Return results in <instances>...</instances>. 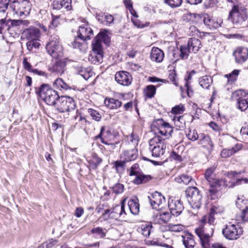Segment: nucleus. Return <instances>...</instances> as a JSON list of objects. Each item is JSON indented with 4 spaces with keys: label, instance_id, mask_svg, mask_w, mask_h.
Instances as JSON below:
<instances>
[{
    "label": "nucleus",
    "instance_id": "obj_20",
    "mask_svg": "<svg viewBox=\"0 0 248 248\" xmlns=\"http://www.w3.org/2000/svg\"><path fill=\"white\" fill-rule=\"evenodd\" d=\"M128 206L131 213L135 215H138L140 211V204L139 200L135 197L129 200Z\"/></svg>",
    "mask_w": 248,
    "mask_h": 248
},
{
    "label": "nucleus",
    "instance_id": "obj_33",
    "mask_svg": "<svg viewBox=\"0 0 248 248\" xmlns=\"http://www.w3.org/2000/svg\"><path fill=\"white\" fill-rule=\"evenodd\" d=\"M107 230L105 228L101 227H96L93 228L91 230V232L93 234V236L97 238H103L105 237Z\"/></svg>",
    "mask_w": 248,
    "mask_h": 248
},
{
    "label": "nucleus",
    "instance_id": "obj_11",
    "mask_svg": "<svg viewBox=\"0 0 248 248\" xmlns=\"http://www.w3.org/2000/svg\"><path fill=\"white\" fill-rule=\"evenodd\" d=\"M168 207L171 214L175 217H178L183 212L184 207L180 200L170 199L168 201Z\"/></svg>",
    "mask_w": 248,
    "mask_h": 248
},
{
    "label": "nucleus",
    "instance_id": "obj_14",
    "mask_svg": "<svg viewBox=\"0 0 248 248\" xmlns=\"http://www.w3.org/2000/svg\"><path fill=\"white\" fill-rule=\"evenodd\" d=\"M233 55L237 63L242 64L248 58V49L244 47H239L233 52Z\"/></svg>",
    "mask_w": 248,
    "mask_h": 248
},
{
    "label": "nucleus",
    "instance_id": "obj_18",
    "mask_svg": "<svg viewBox=\"0 0 248 248\" xmlns=\"http://www.w3.org/2000/svg\"><path fill=\"white\" fill-rule=\"evenodd\" d=\"M164 54L163 51L158 47H153L150 53V58L152 61L160 62L163 60Z\"/></svg>",
    "mask_w": 248,
    "mask_h": 248
},
{
    "label": "nucleus",
    "instance_id": "obj_51",
    "mask_svg": "<svg viewBox=\"0 0 248 248\" xmlns=\"http://www.w3.org/2000/svg\"><path fill=\"white\" fill-rule=\"evenodd\" d=\"M171 215H172L171 214L170 212L169 213L168 212H165L162 214H160L159 215H157V217H158L159 219L161 220L163 222L167 223L170 220Z\"/></svg>",
    "mask_w": 248,
    "mask_h": 248
},
{
    "label": "nucleus",
    "instance_id": "obj_4",
    "mask_svg": "<svg viewBox=\"0 0 248 248\" xmlns=\"http://www.w3.org/2000/svg\"><path fill=\"white\" fill-rule=\"evenodd\" d=\"M36 94L46 104L54 106L60 96L55 90L48 85L43 84L39 88H35Z\"/></svg>",
    "mask_w": 248,
    "mask_h": 248
},
{
    "label": "nucleus",
    "instance_id": "obj_60",
    "mask_svg": "<svg viewBox=\"0 0 248 248\" xmlns=\"http://www.w3.org/2000/svg\"><path fill=\"white\" fill-rule=\"evenodd\" d=\"M185 87L186 88V93L189 97H191L193 95V91L189 82L185 83Z\"/></svg>",
    "mask_w": 248,
    "mask_h": 248
},
{
    "label": "nucleus",
    "instance_id": "obj_57",
    "mask_svg": "<svg viewBox=\"0 0 248 248\" xmlns=\"http://www.w3.org/2000/svg\"><path fill=\"white\" fill-rule=\"evenodd\" d=\"M170 230L172 232H180L184 229V226L181 224H170Z\"/></svg>",
    "mask_w": 248,
    "mask_h": 248
},
{
    "label": "nucleus",
    "instance_id": "obj_13",
    "mask_svg": "<svg viewBox=\"0 0 248 248\" xmlns=\"http://www.w3.org/2000/svg\"><path fill=\"white\" fill-rule=\"evenodd\" d=\"M97 139H100V141L103 144H108L109 141H112L115 139L113 135L110 132L109 128L105 126H102L100 133L96 137Z\"/></svg>",
    "mask_w": 248,
    "mask_h": 248
},
{
    "label": "nucleus",
    "instance_id": "obj_5",
    "mask_svg": "<svg viewBox=\"0 0 248 248\" xmlns=\"http://www.w3.org/2000/svg\"><path fill=\"white\" fill-rule=\"evenodd\" d=\"M229 18L231 19L233 24L236 26L242 27L247 26L246 23L247 19L246 9L239 7L238 5H233L229 13Z\"/></svg>",
    "mask_w": 248,
    "mask_h": 248
},
{
    "label": "nucleus",
    "instance_id": "obj_52",
    "mask_svg": "<svg viewBox=\"0 0 248 248\" xmlns=\"http://www.w3.org/2000/svg\"><path fill=\"white\" fill-rule=\"evenodd\" d=\"M185 110L184 106L180 104L173 107L171 109V112L173 114H182Z\"/></svg>",
    "mask_w": 248,
    "mask_h": 248
},
{
    "label": "nucleus",
    "instance_id": "obj_46",
    "mask_svg": "<svg viewBox=\"0 0 248 248\" xmlns=\"http://www.w3.org/2000/svg\"><path fill=\"white\" fill-rule=\"evenodd\" d=\"M126 162L124 161L117 160L114 162V167L118 173H122L124 170V165Z\"/></svg>",
    "mask_w": 248,
    "mask_h": 248
},
{
    "label": "nucleus",
    "instance_id": "obj_62",
    "mask_svg": "<svg viewBox=\"0 0 248 248\" xmlns=\"http://www.w3.org/2000/svg\"><path fill=\"white\" fill-rule=\"evenodd\" d=\"M152 244L155 246H162L163 247L167 248H172L171 246L164 243L162 242H160L159 240H155L153 241L152 242Z\"/></svg>",
    "mask_w": 248,
    "mask_h": 248
},
{
    "label": "nucleus",
    "instance_id": "obj_44",
    "mask_svg": "<svg viewBox=\"0 0 248 248\" xmlns=\"http://www.w3.org/2000/svg\"><path fill=\"white\" fill-rule=\"evenodd\" d=\"M180 57L182 59H187L189 56V53H191L189 47L186 46H181L180 48Z\"/></svg>",
    "mask_w": 248,
    "mask_h": 248
},
{
    "label": "nucleus",
    "instance_id": "obj_35",
    "mask_svg": "<svg viewBox=\"0 0 248 248\" xmlns=\"http://www.w3.org/2000/svg\"><path fill=\"white\" fill-rule=\"evenodd\" d=\"M54 86L60 90H67L71 88L69 85L65 83L63 79L60 78L56 79L54 82Z\"/></svg>",
    "mask_w": 248,
    "mask_h": 248
},
{
    "label": "nucleus",
    "instance_id": "obj_36",
    "mask_svg": "<svg viewBox=\"0 0 248 248\" xmlns=\"http://www.w3.org/2000/svg\"><path fill=\"white\" fill-rule=\"evenodd\" d=\"M153 226L150 224H145L141 225L140 227L139 228L138 231L141 233L144 236H149Z\"/></svg>",
    "mask_w": 248,
    "mask_h": 248
},
{
    "label": "nucleus",
    "instance_id": "obj_28",
    "mask_svg": "<svg viewBox=\"0 0 248 248\" xmlns=\"http://www.w3.org/2000/svg\"><path fill=\"white\" fill-rule=\"evenodd\" d=\"M199 139V144L202 145L203 146H209L211 148L214 147L213 143L208 135L203 133L200 134Z\"/></svg>",
    "mask_w": 248,
    "mask_h": 248
},
{
    "label": "nucleus",
    "instance_id": "obj_41",
    "mask_svg": "<svg viewBox=\"0 0 248 248\" xmlns=\"http://www.w3.org/2000/svg\"><path fill=\"white\" fill-rule=\"evenodd\" d=\"M217 208L213 206L210 209V213L208 216L207 217V220L208 221V223L209 224V227L211 226L214 228V223L215 222V217L214 215L215 214L217 213Z\"/></svg>",
    "mask_w": 248,
    "mask_h": 248
},
{
    "label": "nucleus",
    "instance_id": "obj_8",
    "mask_svg": "<svg viewBox=\"0 0 248 248\" xmlns=\"http://www.w3.org/2000/svg\"><path fill=\"white\" fill-rule=\"evenodd\" d=\"M165 139L157 135L149 140L150 150L153 156L159 157L163 155L166 148Z\"/></svg>",
    "mask_w": 248,
    "mask_h": 248
},
{
    "label": "nucleus",
    "instance_id": "obj_43",
    "mask_svg": "<svg viewBox=\"0 0 248 248\" xmlns=\"http://www.w3.org/2000/svg\"><path fill=\"white\" fill-rule=\"evenodd\" d=\"M175 125L179 129L184 128L185 126L186 121L183 116H175L173 118Z\"/></svg>",
    "mask_w": 248,
    "mask_h": 248
},
{
    "label": "nucleus",
    "instance_id": "obj_58",
    "mask_svg": "<svg viewBox=\"0 0 248 248\" xmlns=\"http://www.w3.org/2000/svg\"><path fill=\"white\" fill-rule=\"evenodd\" d=\"M197 73L194 70L191 71L190 72L187 71L185 76L184 79L186 83L190 82V81L192 79V76Z\"/></svg>",
    "mask_w": 248,
    "mask_h": 248
},
{
    "label": "nucleus",
    "instance_id": "obj_31",
    "mask_svg": "<svg viewBox=\"0 0 248 248\" xmlns=\"http://www.w3.org/2000/svg\"><path fill=\"white\" fill-rule=\"evenodd\" d=\"M213 82L212 78L208 76H204L200 78L199 83L203 89H208Z\"/></svg>",
    "mask_w": 248,
    "mask_h": 248
},
{
    "label": "nucleus",
    "instance_id": "obj_1",
    "mask_svg": "<svg viewBox=\"0 0 248 248\" xmlns=\"http://www.w3.org/2000/svg\"><path fill=\"white\" fill-rule=\"evenodd\" d=\"M102 42L107 46L109 44L110 38L107 34L106 30L100 31L92 42L93 53L89 56V60L94 64L100 63L103 61Z\"/></svg>",
    "mask_w": 248,
    "mask_h": 248
},
{
    "label": "nucleus",
    "instance_id": "obj_26",
    "mask_svg": "<svg viewBox=\"0 0 248 248\" xmlns=\"http://www.w3.org/2000/svg\"><path fill=\"white\" fill-rule=\"evenodd\" d=\"M203 21L204 24L208 26L211 29H217L220 27V24L215 19H212L208 15L205 14L203 16Z\"/></svg>",
    "mask_w": 248,
    "mask_h": 248
},
{
    "label": "nucleus",
    "instance_id": "obj_37",
    "mask_svg": "<svg viewBox=\"0 0 248 248\" xmlns=\"http://www.w3.org/2000/svg\"><path fill=\"white\" fill-rule=\"evenodd\" d=\"M236 207L240 210L248 209V200L245 199L243 196L242 197H238L236 201Z\"/></svg>",
    "mask_w": 248,
    "mask_h": 248
},
{
    "label": "nucleus",
    "instance_id": "obj_48",
    "mask_svg": "<svg viewBox=\"0 0 248 248\" xmlns=\"http://www.w3.org/2000/svg\"><path fill=\"white\" fill-rule=\"evenodd\" d=\"M121 208L120 205H117L111 209V211L109 215L110 218H114L115 219H118L121 216L119 214V211Z\"/></svg>",
    "mask_w": 248,
    "mask_h": 248
},
{
    "label": "nucleus",
    "instance_id": "obj_53",
    "mask_svg": "<svg viewBox=\"0 0 248 248\" xmlns=\"http://www.w3.org/2000/svg\"><path fill=\"white\" fill-rule=\"evenodd\" d=\"M186 137L188 140L195 141L199 138V135L198 134L196 130H189L188 133L186 134Z\"/></svg>",
    "mask_w": 248,
    "mask_h": 248
},
{
    "label": "nucleus",
    "instance_id": "obj_34",
    "mask_svg": "<svg viewBox=\"0 0 248 248\" xmlns=\"http://www.w3.org/2000/svg\"><path fill=\"white\" fill-rule=\"evenodd\" d=\"M175 181L178 183H183L187 185L190 183L194 182L191 176L183 174L175 178Z\"/></svg>",
    "mask_w": 248,
    "mask_h": 248
},
{
    "label": "nucleus",
    "instance_id": "obj_38",
    "mask_svg": "<svg viewBox=\"0 0 248 248\" xmlns=\"http://www.w3.org/2000/svg\"><path fill=\"white\" fill-rule=\"evenodd\" d=\"M240 72V70L234 69L230 74H226L224 77L227 78L228 83H232L237 80V78Z\"/></svg>",
    "mask_w": 248,
    "mask_h": 248
},
{
    "label": "nucleus",
    "instance_id": "obj_61",
    "mask_svg": "<svg viewBox=\"0 0 248 248\" xmlns=\"http://www.w3.org/2000/svg\"><path fill=\"white\" fill-rule=\"evenodd\" d=\"M210 127L215 131L217 132L220 134V131L222 130L220 126L217 125L216 123L212 122L209 124Z\"/></svg>",
    "mask_w": 248,
    "mask_h": 248
},
{
    "label": "nucleus",
    "instance_id": "obj_24",
    "mask_svg": "<svg viewBox=\"0 0 248 248\" xmlns=\"http://www.w3.org/2000/svg\"><path fill=\"white\" fill-rule=\"evenodd\" d=\"M40 38V32L39 29L32 27V48H39L41 46L40 43L38 42Z\"/></svg>",
    "mask_w": 248,
    "mask_h": 248
},
{
    "label": "nucleus",
    "instance_id": "obj_45",
    "mask_svg": "<svg viewBox=\"0 0 248 248\" xmlns=\"http://www.w3.org/2000/svg\"><path fill=\"white\" fill-rule=\"evenodd\" d=\"M164 3L172 8H175L180 6L183 0H164Z\"/></svg>",
    "mask_w": 248,
    "mask_h": 248
},
{
    "label": "nucleus",
    "instance_id": "obj_50",
    "mask_svg": "<svg viewBox=\"0 0 248 248\" xmlns=\"http://www.w3.org/2000/svg\"><path fill=\"white\" fill-rule=\"evenodd\" d=\"M88 112L92 118L95 121L99 122L101 119V115L96 110L92 108H89L88 109Z\"/></svg>",
    "mask_w": 248,
    "mask_h": 248
},
{
    "label": "nucleus",
    "instance_id": "obj_15",
    "mask_svg": "<svg viewBox=\"0 0 248 248\" xmlns=\"http://www.w3.org/2000/svg\"><path fill=\"white\" fill-rule=\"evenodd\" d=\"M115 79L118 83L124 86H128L131 84L132 77L128 72L122 71L116 73Z\"/></svg>",
    "mask_w": 248,
    "mask_h": 248
},
{
    "label": "nucleus",
    "instance_id": "obj_9",
    "mask_svg": "<svg viewBox=\"0 0 248 248\" xmlns=\"http://www.w3.org/2000/svg\"><path fill=\"white\" fill-rule=\"evenodd\" d=\"M54 108L57 112L64 113L75 109L76 103L72 97L67 96H62L57 100Z\"/></svg>",
    "mask_w": 248,
    "mask_h": 248
},
{
    "label": "nucleus",
    "instance_id": "obj_3",
    "mask_svg": "<svg viewBox=\"0 0 248 248\" xmlns=\"http://www.w3.org/2000/svg\"><path fill=\"white\" fill-rule=\"evenodd\" d=\"M207 216H204L201 220L200 226L195 229V233L199 237L202 248H210V242L213 235L214 228L209 227Z\"/></svg>",
    "mask_w": 248,
    "mask_h": 248
},
{
    "label": "nucleus",
    "instance_id": "obj_39",
    "mask_svg": "<svg viewBox=\"0 0 248 248\" xmlns=\"http://www.w3.org/2000/svg\"><path fill=\"white\" fill-rule=\"evenodd\" d=\"M27 0H13L10 2V7L13 10V11L16 12L20 10L21 6H24V2H26Z\"/></svg>",
    "mask_w": 248,
    "mask_h": 248
},
{
    "label": "nucleus",
    "instance_id": "obj_7",
    "mask_svg": "<svg viewBox=\"0 0 248 248\" xmlns=\"http://www.w3.org/2000/svg\"><path fill=\"white\" fill-rule=\"evenodd\" d=\"M59 40L58 36L52 35L51 36L49 42L46 46L47 53L55 59L63 56V48L59 43Z\"/></svg>",
    "mask_w": 248,
    "mask_h": 248
},
{
    "label": "nucleus",
    "instance_id": "obj_40",
    "mask_svg": "<svg viewBox=\"0 0 248 248\" xmlns=\"http://www.w3.org/2000/svg\"><path fill=\"white\" fill-rule=\"evenodd\" d=\"M156 93L155 86L153 85H148L144 90L145 95L149 98L153 97Z\"/></svg>",
    "mask_w": 248,
    "mask_h": 248
},
{
    "label": "nucleus",
    "instance_id": "obj_16",
    "mask_svg": "<svg viewBox=\"0 0 248 248\" xmlns=\"http://www.w3.org/2000/svg\"><path fill=\"white\" fill-rule=\"evenodd\" d=\"M93 35V31L88 25H82L79 27L77 38L85 41L90 40L91 36Z\"/></svg>",
    "mask_w": 248,
    "mask_h": 248
},
{
    "label": "nucleus",
    "instance_id": "obj_47",
    "mask_svg": "<svg viewBox=\"0 0 248 248\" xmlns=\"http://www.w3.org/2000/svg\"><path fill=\"white\" fill-rule=\"evenodd\" d=\"M22 36L26 37L29 41L26 43V46L28 49L29 51L31 50V40H30L31 38V29L30 28L27 29L26 30H24Z\"/></svg>",
    "mask_w": 248,
    "mask_h": 248
},
{
    "label": "nucleus",
    "instance_id": "obj_10",
    "mask_svg": "<svg viewBox=\"0 0 248 248\" xmlns=\"http://www.w3.org/2000/svg\"><path fill=\"white\" fill-rule=\"evenodd\" d=\"M243 229L239 225L229 223L222 230V233L224 237L229 240H235L243 233Z\"/></svg>",
    "mask_w": 248,
    "mask_h": 248
},
{
    "label": "nucleus",
    "instance_id": "obj_27",
    "mask_svg": "<svg viewBox=\"0 0 248 248\" xmlns=\"http://www.w3.org/2000/svg\"><path fill=\"white\" fill-rule=\"evenodd\" d=\"M194 236L188 233L183 236V242L186 248H194L196 242L194 239Z\"/></svg>",
    "mask_w": 248,
    "mask_h": 248
},
{
    "label": "nucleus",
    "instance_id": "obj_32",
    "mask_svg": "<svg viewBox=\"0 0 248 248\" xmlns=\"http://www.w3.org/2000/svg\"><path fill=\"white\" fill-rule=\"evenodd\" d=\"M152 179V177L150 175H145L144 174H139L137 175L133 180V183L136 185L145 184Z\"/></svg>",
    "mask_w": 248,
    "mask_h": 248
},
{
    "label": "nucleus",
    "instance_id": "obj_59",
    "mask_svg": "<svg viewBox=\"0 0 248 248\" xmlns=\"http://www.w3.org/2000/svg\"><path fill=\"white\" fill-rule=\"evenodd\" d=\"M113 21L114 18L111 15H107L105 16L104 24L105 25H109L113 22Z\"/></svg>",
    "mask_w": 248,
    "mask_h": 248
},
{
    "label": "nucleus",
    "instance_id": "obj_63",
    "mask_svg": "<svg viewBox=\"0 0 248 248\" xmlns=\"http://www.w3.org/2000/svg\"><path fill=\"white\" fill-rule=\"evenodd\" d=\"M44 243L46 248H51L57 244V241L51 239L44 242Z\"/></svg>",
    "mask_w": 248,
    "mask_h": 248
},
{
    "label": "nucleus",
    "instance_id": "obj_55",
    "mask_svg": "<svg viewBox=\"0 0 248 248\" xmlns=\"http://www.w3.org/2000/svg\"><path fill=\"white\" fill-rule=\"evenodd\" d=\"M11 0H0V12H5Z\"/></svg>",
    "mask_w": 248,
    "mask_h": 248
},
{
    "label": "nucleus",
    "instance_id": "obj_29",
    "mask_svg": "<svg viewBox=\"0 0 248 248\" xmlns=\"http://www.w3.org/2000/svg\"><path fill=\"white\" fill-rule=\"evenodd\" d=\"M105 104L110 109H115L120 107L122 106V102L117 99L111 98H106L105 100Z\"/></svg>",
    "mask_w": 248,
    "mask_h": 248
},
{
    "label": "nucleus",
    "instance_id": "obj_19",
    "mask_svg": "<svg viewBox=\"0 0 248 248\" xmlns=\"http://www.w3.org/2000/svg\"><path fill=\"white\" fill-rule=\"evenodd\" d=\"M202 46V45L201 41L195 37L189 38L188 41L187 46L189 47L191 53H197L201 48Z\"/></svg>",
    "mask_w": 248,
    "mask_h": 248
},
{
    "label": "nucleus",
    "instance_id": "obj_64",
    "mask_svg": "<svg viewBox=\"0 0 248 248\" xmlns=\"http://www.w3.org/2000/svg\"><path fill=\"white\" fill-rule=\"evenodd\" d=\"M241 211H242L241 217L242 220L247 221L248 220V209H245Z\"/></svg>",
    "mask_w": 248,
    "mask_h": 248
},
{
    "label": "nucleus",
    "instance_id": "obj_42",
    "mask_svg": "<svg viewBox=\"0 0 248 248\" xmlns=\"http://www.w3.org/2000/svg\"><path fill=\"white\" fill-rule=\"evenodd\" d=\"M237 108L241 111L246 110L248 108V96L237 102Z\"/></svg>",
    "mask_w": 248,
    "mask_h": 248
},
{
    "label": "nucleus",
    "instance_id": "obj_12",
    "mask_svg": "<svg viewBox=\"0 0 248 248\" xmlns=\"http://www.w3.org/2000/svg\"><path fill=\"white\" fill-rule=\"evenodd\" d=\"M148 199L151 206L157 209L166 202V199L160 193L155 191L148 196Z\"/></svg>",
    "mask_w": 248,
    "mask_h": 248
},
{
    "label": "nucleus",
    "instance_id": "obj_54",
    "mask_svg": "<svg viewBox=\"0 0 248 248\" xmlns=\"http://www.w3.org/2000/svg\"><path fill=\"white\" fill-rule=\"evenodd\" d=\"M124 186L120 183L115 184L112 187V190L114 193L116 194L122 193L124 191Z\"/></svg>",
    "mask_w": 248,
    "mask_h": 248
},
{
    "label": "nucleus",
    "instance_id": "obj_17",
    "mask_svg": "<svg viewBox=\"0 0 248 248\" xmlns=\"http://www.w3.org/2000/svg\"><path fill=\"white\" fill-rule=\"evenodd\" d=\"M66 63L64 61L59 60H57L53 64L48 68L49 70L52 73L57 74H62L64 71Z\"/></svg>",
    "mask_w": 248,
    "mask_h": 248
},
{
    "label": "nucleus",
    "instance_id": "obj_22",
    "mask_svg": "<svg viewBox=\"0 0 248 248\" xmlns=\"http://www.w3.org/2000/svg\"><path fill=\"white\" fill-rule=\"evenodd\" d=\"M102 161L103 159L95 153H93L92 155L91 158L88 160L90 165V168L94 170L97 169Z\"/></svg>",
    "mask_w": 248,
    "mask_h": 248
},
{
    "label": "nucleus",
    "instance_id": "obj_2",
    "mask_svg": "<svg viewBox=\"0 0 248 248\" xmlns=\"http://www.w3.org/2000/svg\"><path fill=\"white\" fill-rule=\"evenodd\" d=\"M215 168L211 167L207 169L204 173V177L209 183L210 187L209 189L211 200H215L218 198V194L220 190V186L222 185L228 186L227 181L224 179H218L216 178L215 172Z\"/></svg>",
    "mask_w": 248,
    "mask_h": 248
},
{
    "label": "nucleus",
    "instance_id": "obj_30",
    "mask_svg": "<svg viewBox=\"0 0 248 248\" xmlns=\"http://www.w3.org/2000/svg\"><path fill=\"white\" fill-rule=\"evenodd\" d=\"M248 92L243 90H238L232 93L231 99L238 102L240 100L242 99L243 98H244L245 97L248 96Z\"/></svg>",
    "mask_w": 248,
    "mask_h": 248
},
{
    "label": "nucleus",
    "instance_id": "obj_25",
    "mask_svg": "<svg viewBox=\"0 0 248 248\" xmlns=\"http://www.w3.org/2000/svg\"><path fill=\"white\" fill-rule=\"evenodd\" d=\"M188 34L191 36L199 37L203 39L204 37L210 35V33L201 31L196 26H191L189 28Z\"/></svg>",
    "mask_w": 248,
    "mask_h": 248
},
{
    "label": "nucleus",
    "instance_id": "obj_56",
    "mask_svg": "<svg viewBox=\"0 0 248 248\" xmlns=\"http://www.w3.org/2000/svg\"><path fill=\"white\" fill-rule=\"evenodd\" d=\"M198 16H200L198 14L187 13L183 15V19L186 22H188L193 20L194 18H197Z\"/></svg>",
    "mask_w": 248,
    "mask_h": 248
},
{
    "label": "nucleus",
    "instance_id": "obj_6",
    "mask_svg": "<svg viewBox=\"0 0 248 248\" xmlns=\"http://www.w3.org/2000/svg\"><path fill=\"white\" fill-rule=\"evenodd\" d=\"M187 201L194 209H199L202 205V196L200 191L195 186H190L185 191Z\"/></svg>",
    "mask_w": 248,
    "mask_h": 248
},
{
    "label": "nucleus",
    "instance_id": "obj_23",
    "mask_svg": "<svg viewBox=\"0 0 248 248\" xmlns=\"http://www.w3.org/2000/svg\"><path fill=\"white\" fill-rule=\"evenodd\" d=\"M71 0H54L52 6L54 9L60 10L62 7H65L67 10L71 8L70 2Z\"/></svg>",
    "mask_w": 248,
    "mask_h": 248
},
{
    "label": "nucleus",
    "instance_id": "obj_49",
    "mask_svg": "<svg viewBox=\"0 0 248 248\" xmlns=\"http://www.w3.org/2000/svg\"><path fill=\"white\" fill-rule=\"evenodd\" d=\"M236 151L234 148L231 149H224L222 150L220 155L223 158H227L236 153Z\"/></svg>",
    "mask_w": 248,
    "mask_h": 248
},
{
    "label": "nucleus",
    "instance_id": "obj_21",
    "mask_svg": "<svg viewBox=\"0 0 248 248\" xmlns=\"http://www.w3.org/2000/svg\"><path fill=\"white\" fill-rule=\"evenodd\" d=\"M138 157V150L133 149L130 150L124 151L121 158H124L125 162H129L135 160Z\"/></svg>",
    "mask_w": 248,
    "mask_h": 248
}]
</instances>
